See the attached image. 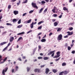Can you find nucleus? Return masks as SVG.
Returning a JSON list of instances; mask_svg holds the SVG:
<instances>
[{
	"label": "nucleus",
	"instance_id": "f257e3e1",
	"mask_svg": "<svg viewBox=\"0 0 75 75\" xmlns=\"http://www.w3.org/2000/svg\"><path fill=\"white\" fill-rule=\"evenodd\" d=\"M32 7L33 8H36V9H38V7L37 6V5H36V3H34L33 2L32 3Z\"/></svg>",
	"mask_w": 75,
	"mask_h": 75
},
{
	"label": "nucleus",
	"instance_id": "f03ea898",
	"mask_svg": "<svg viewBox=\"0 0 75 75\" xmlns=\"http://www.w3.org/2000/svg\"><path fill=\"white\" fill-rule=\"evenodd\" d=\"M62 35L60 34L58 35V37L57 38V40L58 41H60V40H61V39H62Z\"/></svg>",
	"mask_w": 75,
	"mask_h": 75
},
{
	"label": "nucleus",
	"instance_id": "7ed1b4c3",
	"mask_svg": "<svg viewBox=\"0 0 75 75\" xmlns=\"http://www.w3.org/2000/svg\"><path fill=\"white\" fill-rule=\"evenodd\" d=\"M34 71L35 72H38V73H40L41 72V70L39 69H35Z\"/></svg>",
	"mask_w": 75,
	"mask_h": 75
},
{
	"label": "nucleus",
	"instance_id": "20e7f679",
	"mask_svg": "<svg viewBox=\"0 0 75 75\" xmlns=\"http://www.w3.org/2000/svg\"><path fill=\"white\" fill-rule=\"evenodd\" d=\"M7 69H8V68L6 67L5 69V70L4 69L2 71V74H3L4 75H5V73H4V72H6L7 71Z\"/></svg>",
	"mask_w": 75,
	"mask_h": 75
},
{
	"label": "nucleus",
	"instance_id": "39448f33",
	"mask_svg": "<svg viewBox=\"0 0 75 75\" xmlns=\"http://www.w3.org/2000/svg\"><path fill=\"white\" fill-rule=\"evenodd\" d=\"M67 33L68 34H67L68 35H72L74 34L73 32H67Z\"/></svg>",
	"mask_w": 75,
	"mask_h": 75
},
{
	"label": "nucleus",
	"instance_id": "423d86ee",
	"mask_svg": "<svg viewBox=\"0 0 75 75\" xmlns=\"http://www.w3.org/2000/svg\"><path fill=\"white\" fill-rule=\"evenodd\" d=\"M13 40H14V37H11L9 39L10 42H13Z\"/></svg>",
	"mask_w": 75,
	"mask_h": 75
},
{
	"label": "nucleus",
	"instance_id": "0eeeda50",
	"mask_svg": "<svg viewBox=\"0 0 75 75\" xmlns=\"http://www.w3.org/2000/svg\"><path fill=\"white\" fill-rule=\"evenodd\" d=\"M45 70V74H48V72H49V71H50L49 69L47 68Z\"/></svg>",
	"mask_w": 75,
	"mask_h": 75
},
{
	"label": "nucleus",
	"instance_id": "6e6552de",
	"mask_svg": "<svg viewBox=\"0 0 75 75\" xmlns=\"http://www.w3.org/2000/svg\"><path fill=\"white\" fill-rule=\"evenodd\" d=\"M13 13L15 15H17L18 14V11H13Z\"/></svg>",
	"mask_w": 75,
	"mask_h": 75
},
{
	"label": "nucleus",
	"instance_id": "1a4fd4ad",
	"mask_svg": "<svg viewBox=\"0 0 75 75\" xmlns=\"http://www.w3.org/2000/svg\"><path fill=\"white\" fill-rule=\"evenodd\" d=\"M7 57H6L4 59V61L3 62H1L0 63V64H3L7 60Z\"/></svg>",
	"mask_w": 75,
	"mask_h": 75
},
{
	"label": "nucleus",
	"instance_id": "9d476101",
	"mask_svg": "<svg viewBox=\"0 0 75 75\" xmlns=\"http://www.w3.org/2000/svg\"><path fill=\"white\" fill-rule=\"evenodd\" d=\"M7 42H4L1 43L0 45H4V44H7Z\"/></svg>",
	"mask_w": 75,
	"mask_h": 75
},
{
	"label": "nucleus",
	"instance_id": "9b49d317",
	"mask_svg": "<svg viewBox=\"0 0 75 75\" xmlns=\"http://www.w3.org/2000/svg\"><path fill=\"white\" fill-rule=\"evenodd\" d=\"M55 51V50H54L53 51H51V52H49L48 54V55H51L52 53L54 52Z\"/></svg>",
	"mask_w": 75,
	"mask_h": 75
},
{
	"label": "nucleus",
	"instance_id": "f8f14e48",
	"mask_svg": "<svg viewBox=\"0 0 75 75\" xmlns=\"http://www.w3.org/2000/svg\"><path fill=\"white\" fill-rule=\"evenodd\" d=\"M41 41L42 42H44L46 41V39H43L41 40Z\"/></svg>",
	"mask_w": 75,
	"mask_h": 75
},
{
	"label": "nucleus",
	"instance_id": "ddd939ff",
	"mask_svg": "<svg viewBox=\"0 0 75 75\" xmlns=\"http://www.w3.org/2000/svg\"><path fill=\"white\" fill-rule=\"evenodd\" d=\"M60 56V55H57L54 56V57H53V58H59Z\"/></svg>",
	"mask_w": 75,
	"mask_h": 75
},
{
	"label": "nucleus",
	"instance_id": "4468645a",
	"mask_svg": "<svg viewBox=\"0 0 75 75\" xmlns=\"http://www.w3.org/2000/svg\"><path fill=\"white\" fill-rule=\"evenodd\" d=\"M63 73L64 75H67V74H68V71H63Z\"/></svg>",
	"mask_w": 75,
	"mask_h": 75
},
{
	"label": "nucleus",
	"instance_id": "2eb2a0df",
	"mask_svg": "<svg viewBox=\"0 0 75 75\" xmlns=\"http://www.w3.org/2000/svg\"><path fill=\"white\" fill-rule=\"evenodd\" d=\"M38 51H40L41 50V46L40 45H39L38 46Z\"/></svg>",
	"mask_w": 75,
	"mask_h": 75
},
{
	"label": "nucleus",
	"instance_id": "dca6fc26",
	"mask_svg": "<svg viewBox=\"0 0 75 75\" xmlns=\"http://www.w3.org/2000/svg\"><path fill=\"white\" fill-rule=\"evenodd\" d=\"M49 59V57H45L44 58V60H48Z\"/></svg>",
	"mask_w": 75,
	"mask_h": 75
},
{
	"label": "nucleus",
	"instance_id": "f3484780",
	"mask_svg": "<svg viewBox=\"0 0 75 75\" xmlns=\"http://www.w3.org/2000/svg\"><path fill=\"white\" fill-rule=\"evenodd\" d=\"M18 66H16L15 67V71H18Z\"/></svg>",
	"mask_w": 75,
	"mask_h": 75
},
{
	"label": "nucleus",
	"instance_id": "a211bd4d",
	"mask_svg": "<svg viewBox=\"0 0 75 75\" xmlns=\"http://www.w3.org/2000/svg\"><path fill=\"white\" fill-rule=\"evenodd\" d=\"M44 9V8H42L41 9H40V11H39V13H40L42 12V11Z\"/></svg>",
	"mask_w": 75,
	"mask_h": 75
},
{
	"label": "nucleus",
	"instance_id": "6ab92c4d",
	"mask_svg": "<svg viewBox=\"0 0 75 75\" xmlns=\"http://www.w3.org/2000/svg\"><path fill=\"white\" fill-rule=\"evenodd\" d=\"M45 2L44 1H42L41 2V4L42 5L43 4H45Z\"/></svg>",
	"mask_w": 75,
	"mask_h": 75
},
{
	"label": "nucleus",
	"instance_id": "aec40b11",
	"mask_svg": "<svg viewBox=\"0 0 75 75\" xmlns=\"http://www.w3.org/2000/svg\"><path fill=\"white\" fill-rule=\"evenodd\" d=\"M33 22H32V24H31L30 25V27L31 28H33V27H34V25H33Z\"/></svg>",
	"mask_w": 75,
	"mask_h": 75
},
{
	"label": "nucleus",
	"instance_id": "412c9836",
	"mask_svg": "<svg viewBox=\"0 0 75 75\" xmlns=\"http://www.w3.org/2000/svg\"><path fill=\"white\" fill-rule=\"evenodd\" d=\"M61 30H62V28H58L57 31V32H58V31H60Z\"/></svg>",
	"mask_w": 75,
	"mask_h": 75
},
{
	"label": "nucleus",
	"instance_id": "4be33fe9",
	"mask_svg": "<svg viewBox=\"0 0 75 75\" xmlns=\"http://www.w3.org/2000/svg\"><path fill=\"white\" fill-rule=\"evenodd\" d=\"M22 39H23V38H22V37H20L18 38V40L17 41V42H18L19 41H20V40H21Z\"/></svg>",
	"mask_w": 75,
	"mask_h": 75
},
{
	"label": "nucleus",
	"instance_id": "5701e85b",
	"mask_svg": "<svg viewBox=\"0 0 75 75\" xmlns=\"http://www.w3.org/2000/svg\"><path fill=\"white\" fill-rule=\"evenodd\" d=\"M44 22L43 21H41L39 22L38 23V25H39L40 24H41V23H44Z\"/></svg>",
	"mask_w": 75,
	"mask_h": 75
},
{
	"label": "nucleus",
	"instance_id": "b1692460",
	"mask_svg": "<svg viewBox=\"0 0 75 75\" xmlns=\"http://www.w3.org/2000/svg\"><path fill=\"white\" fill-rule=\"evenodd\" d=\"M60 52L59 51L57 52L56 53L57 55H60Z\"/></svg>",
	"mask_w": 75,
	"mask_h": 75
},
{
	"label": "nucleus",
	"instance_id": "393cba45",
	"mask_svg": "<svg viewBox=\"0 0 75 75\" xmlns=\"http://www.w3.org/2000/svg\"><path fill=\"white\" fill-rule=\"evenodd\" d=\"M23 27V25H19L17 27L18 28H21V27Z\"/></svg>",
	"mask_w": 75,
	"mask_h": 75
},
{
	"label": "nucleus",
	"instance_id": "a878e982",
	"mask_svg": "<svg viewBox=\"0 0 75 75\" xmlns=\"http://www.w3.org/2000/svg\"><path fill=\"white\" fill-rule=\"evenodd\" d=\"M63 10H67V11L68 12H69L68 9L66 7H64L63 8Z\"/></svg>",
	"mask_w": 75,
	"mask_h": 75
},
{
	"label": "nucleus",
	"instance_id": "bb28decb",
	"mask_svg": "<svg viewBox=\"0 0 75 75\" xmlns=\"http://www.w3.org/2000/svg\"><path fill=\"white\" fill-rule=\"evenodd\" d=\"M60 59H61V57H59V58L58 59H56L55 60V61L56 62H57L58 61H59V60Z\"/></svg>",
	"mask_w": 75,
	"mask_h": 75
},
{
	"label": "nucleus",
	"instance_id": "cd10ccee",
	"mask_svg": "<svg viewBox=\"0 0 75 75\" xmlns=\"http://www.w3.org/2000/svg\"><path fill=\"white\" fill-rule=\"evenodd\" d=\"M52 71L54 73H56L57 72V70H56L55 69H53Z\"/></svg>",
	"mask_w": 75,
	"mask_h": 75
},
{
	"label": "nucleus",
	"instance_id": "c85d7f7f",
	"mask_svg": "<svg viewBox=\"0 0 75 75\" xmlns=\"http://www.w3.org/2000/svg\"><path fill=\"white\" fill-rule=\"evenodd\" d=\"M8 46H6L5 48L2 50L3 52V51H4L5 50H7V48Z\"/></svg>",
	"mask_w": 75,
	"mask_h": 75
},
{
	"label": "nucleus",
	"instance_id": "c756f323",
	"mask_svg": "<svg viewBox=\"0 0 75 75\" xmlns=\"http://www.w3.org/2000/svg\"><path fill=\"white\" fill-rule=\"evenodd\" d=\"M63 74H64V72L63 71H62V72H60L59 75H63Z\"/></svg>",
	"mask_w": 75,
	"mask_h": 75
},
{
	"label": "nucleus",
	"instance_id": "7c9ffc66",
	"mask_svg": "<svg viewBox=\"0 0 75 75\" xmlns=\"http://www.w3.org/2000/svg\"><path fill=\"white\" fill-rule=\"evenodd\" d=\"M54 26H57V25H58V23H57V22H55L54 23Z\"/></svg>",
	"mask_w": 75,
	"mask_h": 75
},
{
	"label": "nucleus",
	"instance_id": "2f4dec72",
	"mask_svg": "<svg viewBox=\"0 0 75 75\" xmlns=\"http://www.w3.org/2000/svg\"><path fill=\"white\" fill-rule=\"evenodd\" d=\"M11 5H8V9H10V8H11Z\"/></svg>",
	"mask_w": 75,
	"mask_h": 75
},
{
	"label": "nucleus",
	"instance_id": "473e14b6",
	"mask_svg": "<svg viewBox=\"0 0 75 75\" xmlns=\"http://www.w3.org/2000/svg\"><path fill=\"white\" fill-rule=\"evenodd\" d=\"M33 12H34V10H31L29 12V14H31V13H33Z\"/></svg>",
	"mask_w": 75,
	"mask_h": 75
},
{
	"label": "nucleus",
	"instance_id": "72a5a7b5",
	"mask_svg": "<svg viewBox=\"0 0 75 75\" xmlns=\"http://www.w3.org/2000/svg\"><path fill=\"white\" fill-rule=\"evenodd\" d=\"M31 21V19H30L28 21L27 23H30Z\"/></svg>",
	"mask_w": 75,
	"mask_h": 75
},
{
	"label": "nucleus",
	"instance_id": "f704fd0d",
	"mask_svg": "<svg viewBox=\"0 0 75 75\" xmlns=\"http://www.w3.org/2000/svg\"><path fill=\"white\" fill-rule=\"evenodd\" d=\"M20 3H21V1H18V3H17V5H18H18H19V4H20Z\"/></svg>",
	"mask_w": 75,
	"mask_h": 75
},
{
	"label": "nucleus",
	"instance_id": "c9c22d12",
	"mask_svg": "<svg viewBox=\"0 0 75 75\" xmlns=\"http://www.w3.org/2000/svg\"><path fill=\"white\" fill-rule=\"evenodd\" d=\"M62 66H65L66 65V63H63L62 64Z\"/></svg>",
	"mask_w": 75,
	"mask_h": 75
},
{
	"label": "nucleus",
	"instance_id": "e433bc0d",
	"mask_svg": "<svg viewBox=\"0 0 75 75\" xmlns=\"http://www.w3.org/2000/svg\"><path fill=\"white\" fill-rule=\"evenodd\" d=\"M69 30L70 31H71V30H73V28L72 27L69 28Z\"/></svg>",
	"mask_w": 75,
	"mask_h": 75
},
{
	"label": "nucleus",
	"instance_id": "4c0bfd02",
	"mask_svg": "<svg viewBox=\"0 0 75 75\" xmlns=\"http://www.w3.org/2000/svg\"><path fill=\"white\" fill-rule=\"evenodd\" d=\"M68 44L67 43L66 44H65V45H64V47H65L66 48H67V47H68Z\"/></svg>",
	"mask_w": 75,
	"mask_h": 75
},
{
	"label": "nucleus",
	"instance_id": "58836bf2",
	"mask_svg": "<svg viewBox=\"0 0 75 75\" xmlns=\"http://www.w3.org/2000/svg\"><path fill=\"white\" fill-rule=\"evenodd\" d=\"M71 47L69 46L68 47V50L69 51L71 50Z\"/></svg>",
	"mask_w": 75,
	"mask_h": 75
},
{
	"label": "nucleus",
	"instance_id": "ea45409f",
	"mask_svg": "<svg viewBox=\"0 0 75 75\" xmlns=\"http://www.w3.org/2000/svg\"><path fill=\"white\" fill-rule=\"evenodd\" d=\"M6 25H12V24H11L8 23H7L6 24Z\"/></svg>",
	"mask_w": 75,
	"mask_h": 75
},
{
	"label": "nucleus",
	"instance_id": "a19ab883",
	"mask_svg": "<svg viewBox=\"0 0 75 75\" xmlns=\"http://www.w3.org/2000/svg\"><path fill=\"white\" fill-rule=\"evenodd\" d=\"M28 1V0H26L25 1H24L23 2V3L25 4V3H27Z\"/></svg>",
	"mask_w": 75,
	"mask_h": 75
},
{
	"label": "nucleus",
	"instance_id": "79ce46f5",
	"mask_svg": "<svg viewBox=\"0 0 75 75\" xmlns=\"http://www.w3.org/2000/svg\"><path fill=\"white\" fill-rule=\"evenodd\" d=\"M21 20L20 19L18 22V24H20L21 23Z\"/></svg>",
	"mask_w": 75,
	"mask_h": 75
},
{
	"label": "nucleus",
	"instance_id": "37998d69",
	"mask_svg": "<svg viewBox=\"0 0 75 75\" xmlns=\"http://www.w3.org/2000/svg\"><path fill=\"white\" fill-rule=\"evenodd\" d=\"M32 32V30H30L28 32H27V34H29V33H31Z\"/></svg>",
	"mask_w": 75,
	"mask_h": 75
},
{
	"label": "nucleus",
	"instance_id": "c03bdc74",
	"mask_svg": "<svg viewBox=\"0 0 75 75\" xmlns=\"http://www.w3.org/2000/svg\"><path fill=\"white\" fill-rule=\"evenodd\" d=\"M26 14H27V13H23V14L22 16H25V15H26Z\"/></svg>",
	"mask_w": 75,
	"mask_h": 75
},
{
	"label": "nucleus",
	"instance_id": "a18cd8bd",
	"mask_svg": "<svg viewBox=\"0 0 75 75\" xmlns=\"http://www.w3.org/2000/svg\"><path fill=\"white\" fill-rule=\"evenodd\" d=\"M41 28H42V26H40L38 28V30H40V29H41Z\"/></svg>",
	"mask_w": 75,
	"mask_h": 75
},
{
	"label": "nucleus",
	"instance_id": "49530a36",
	"mask_svg": "<svg viewBox=\"0 0 75 75\" xmlns=\"http://www.w3.org/2000/svg\"><path fill=\"white\" fill-rule=\"evenodd\" d=\"M16 20L17 19H14L13 20V22H16Z\"/></svg>",
	"mask_w": 75,
	"mask_h": 75
},
{
	"label": "nucleus",
	"instance_id": "de8ad7c7",
	"mask_svg": "<svg viewBox=\"0 0 75 75\" xmlns=\"http://www.w3.org/2000/svg\"><path fill=\"white\" fill-rule=\"evenodd\" d=\"M7 33V32L5 31L4 32H3L2 33V35H4V34H6V33Z\"/></svg>",
	"mask_w": 75,
	"mask_h": 75
},
{
	"label": "nucleus",
	"instance_id": "09e8293b",
	"mask_svg": "<svg viewBox=\"0 0 75 75\" xmlns=\"http://www.w3.org/2000/svg\"><path fill=\"white\" fill-rule=\"evenodd\" d=\"M47 8H46L44 11V13H46V12H47Z\"/></svg>",
	"mask_w": 75,
	"mask_h": 75
},
{
	"label": "nucleus",
	"instance_id": "8fccbe9b",
	"mask_svg": "<svg viewBox=\"0 0 75 75\" xmlns=\"http://www.w3.org/2000/svg\"><path fill=\"white\" fill-rule=\"evenodd\" d=\"M18 59L19 61H21L22 60H21V58H19Z\"/></svg>",
	"mask_w": 75,
	"mask_h": 75
},
{
	"label": "nucleus",
	"instance_id": "3c124183",
	"mask_svg": "<svg viewBox=\"0 0 75 75\" xmlns=\"http://www.w3.org/2000/svg\"><path fill=\"white\" fill-rule=\"evenodd\" d=\"M38 59H42V57H38Z\"/></svg>",
	"mask_w": 75,
	"mask_h": 75
},
{
	"label": "nucleus",
	"instance_id": "603ef678",
	"mask_svg": "<svg viewBox=\"0 0 75 75\" xmlns=\"http://www.w3.org/2000/svg\"><path fill=\"white\" fill-rule=\"evenodd\" d=\"M70 25H73L74 24V22H72V23H70Z\"/></svg>",
	"mask_w": 75,
	"mask_h": 75
},
{
	"label": "nucleus",
	"instance_id": "864d4df0",
	"mask_svg": "<svg viewBox=\"0 0 75 75\" xmlns=\"http://www.w3.org/2000/svg\"><path fill=\"white\" fill-rule=\"evenodd\" d=\"M62 15H60L59 16V18H62Z\"/></svg>",
	"mask_w": 75,
	"mask_h": 75
},
{
	"label": "nucleus",
	"instance_id": "5fc2aeb1",
	"mask_svg": "<svg viewBox=\"0 0 75 75\" xmlns=\"http://www.w3.org/2000/svg\"><path fill=\"white\" fill-rule=\"evenodd\" d=\"M53 15L54 16V17H57V15L56 14H54V15Z\"/></svg>",
	"mask_w": 75,
	"mask_h": 75
},
{
	"label": "nucleus",
	"instance_id": "6e6d98bb",
	"mask_svg": "<svg viewBox=\"0 0 75 75\" xmlns=\"http://www.w3.org/2000/svg\"><path fill=\"white\" fill-rule=\"evenodd\" d=\"M64 38H68V35H66V36H64Z\"/></svg>",
	"mask_w": 75,
	"mask_h": 75
},
{
	"label": "nucleus",
	"instance_id": "4d7b16f0",
	"mask_svg": "<svg viewBox=\"0 0 75 75\" xmlns=\"http://www.w3.org/2000/svg\"><path fill=\"white\" fill-rule=\"evenodd\" d=\"M75 51L74 50H73L71 52L72 54H75Z\"/></svg>",
	"mask_w": 75,
	"mask_h": 75
},
{
	"label": "nucleus",
	"instance_id": "13d9d810",
	"mask_svg": "<svg viewBox=\"0 0 75 75\" xmlns=\"http://www.w3.org/2000/svg\"><path fill=\"white\" fill-rule=\"evenodd\" d=\"M55 9H54L52 10V11H53V12L55 13Z\"/></svg>",
	"mask_w": 75,
	"mask_h": 75
},
{
	"label": "nucleus",
	"instance_id": "bf43d9fd",
	"mask_svg": "<svg viewBox=\"0 0 75 75\" xmlns=\"http://www.w3.org/2000/svg\"><path fill=\"white\" fill-rule=\"evenodd\" d=\"M30 68L28 67L27 68V71H30Z\"/></svg>",
	"mask_w": 75,
	"mask_h": 75
},
{
	"label": "nucleus",
	"instance_id": "052dcab7",
	"mask_svg": "<svg viewBox=\"0 0 75 75\" xmlns=\"http://www.w3.org/2000/svg\"><path fill=\"white\" fill-rule=\"evenodd\" d=\"M14 70H15L14 69H12V73H13V72H14Z\"/></svg>",
	"mask_w": 75,
	"mask_h": 75
},
{
	"label": "nucleus",
	"instance_id": "680f3d73",
	"mask_svg": "<svg viewBox=\"0 0 75 75\" xmlns=\"http://www.w3.org/2000/svg\"><path fill=\"white\" fill-rule=\"evenodd\" d=\"M55 54L54 53H53L51 55V56L52 57H53V56H54V54Z\"/></svg>",
	"mask_w": 75,
	"mask_h": 75
},
{
	"label": "nucleus",
	"instance_id": "e2e57ef3",
	"mask_svg": "<svg viewBox=\"0 0 75 75\" xmlns=\"http://www.w3.org/2000/svg\"><path fill=\"white\" fill-rule=\"evenodd\" d=\"M45 66V65H42V66H40V67H41V68H43V67H44Z\"/></svg>",
	"mask_w": 75,
	"mask_h": 75
},
{
	"label": "nucleus",
	"instance_id": "0e129e2a",
	"mask_svg": "<svg viewBox=\"0 0 75 75\" xmlns=\"http://www.w3.org/2000/svg\"><path fill=\"white\" fill-rule=\"evenodd\" d=\"M21 34H25V32H23L22 33H21Z\"/></svg>",
	"mask_w": 75,
	"mask_h": 75
},
{
	"label": "nucleus",
	"instance_id": "69168bd1",
	"mask_svg": "<svg viewBox=\"0 0 75 75\" xmlns=\"http://www.w3.org/2000/svg\"><path fill=\"white\" fill-rule=\"evenodd\" d=\"M27 62V60H26L23 62L24 64H25V63H26V62Z\"/></svg>",
	"mask_w": 75,
	"mask_h": 75
},
{
	"label": "nucleus",
	"instance_id": "338daca9",
	"mask_svg": "<svg viewBox=\"0 0 75 75\" xmlns=\"http://www.w3.org/2000/svg\"><path fill=\"white\" fill-rule=\"evenodd\" d=\"M17 0H12L11 1V2H14L15 1H16Z\"/></svg>",
	"mask_w": 75,
	"mask_h": 75
},
{
	"label": "nucleus",
	"instance_id": "774afa93",
	"mask_svg": "<svg viewBox=\"0 0 75 75\" xmlns=\"http://www.w3.org/2000/svg\"><path fill=\"white\" fill-rule=\"evenodd\" d=\"M73 63L74 64H75V59H74V60L73 61Z\"/></svg>",
	"mask_w": 75,
	"mask_h": 75
}]
</instances>
